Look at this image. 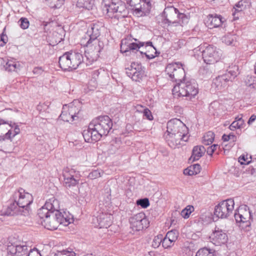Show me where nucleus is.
<instances>
[{
	"label": "nucleus",
	"mask_w": 256,
	"mask_h": 256,
	"mask_svg": "<svg viewBox=\"0 0 256 256\" xmlns=\"http://www.w3.org/2000/svg\"><path fill=\"white\" fill-rule=\"evenodd\" d=\"M112 126V122L108 116H99L92 120L88 128L83 131L84 138L88 142H96L102 136L108 135Z\"/></svg>",
	"instance_id": "nucleus-1"
},
{
	"label": "nucleus",
	"mask_w": 256,
	"mask_h": 256,
	"mask_svg": "<svg viewBox=\"0 0 256 256\" xmlns=\"http://www.w3.org/2000/svg\"><path fill=\"white\" fill-rule=\"evenodd\" d=\"M162 16L163 20L162 22L167 26L174 24L182 26L188 21V18L183 13H180L178 10L174 6H168L164 8Z\"/></svg>",
	"instance_id": "nucleus-2"
},
{
	"label": "nucleus",
	"mask_w": 256,
	"mask_h": 256,
	"mask_svg": "<svg viewBox=\"0 0 256 256\" xmlns=\"http://www.w3.org/2000/svg\"><path fill=\"white\" fill-rule=\"evenodd\" d=\"M84 62L82 54L78 52H70L64 53L59 58V65L64 70H72L76 69Z\"/></svg>",
	"instance_id": "nucleus-3"
},
{
	"label": "nucleus",
	"mask_w": 256,
	"mask_h": 256,
	"mask_svg": "<svg viewBox=\"0 0 256 256\" xmlns=\"http://www.w3.org/2000/svg\"><path fill=\"white\" fill-rule=\"evenodd\" d=\"M172 92L176 96H186L187 100H190L198 93V85L194 82H181L174 86Z\"/></svg>",
	"instance_id": "nucleus-4"
},
{
	"label": "nucleus",
	"mask_w": 256,
	"mask_h": 256,
	"mask_svg": "<svg viewBox=\"0 0 256 256\" xmlns=\"http://www.w3.org/2000/svg\"><path fill=\"white\" fill-rule=\"evenodd\" d=\"M226 72L224 74L218 76L213 80L212 86L218 90H222L228 86L229 82H232L238 74L237 66H226Z\"/></svg>",
	"instance_id": "nucleus-5"
},
{
	"label": "nucleus",
	"mask_w": 256,
	"mask_h": 256,
	"mask_svg": "<svg viewBox=\"0 0 256 256\" xmlns=\"http://www.w3.org/2000/svg\"><path fill=\"white\" fill-rule=\"evenodd\" d=\"M102 10L106 12L109 16H112L114 13H119L120 14L118 16L125 17L126 16L127 10L126 4L120 0H103Z\"/></svg>",
	"instance_id": "nucleus-6"
},
{
	"label": "nucleus",
	"mask_w": 256,
	"mask_h": 256,
	"mask_svg": "<svg viewBox=\"0 0 256 256\" xmlns=\"http://www.w3.org/2000/svg\"><path fill=\"white\" fill-rule=\"evenodd\" d=\"M85 54L90 62L96 61L104 47V44L99 40H88L86 44Z\"/></svg>",
	"instance_id": "nucleus-7"
},
{
	"label": "nucleus",
	"mask_w": 256,
	"mask_h": 256,
	"mask_svg": "<svg viewBox=\"0 0 256 256\" xmlns=\"http://www.w3.org/2000/svg\"><path fill=\"white\" fill-rule=\"evenodd\" d=\"M136 42H132L127 38L122 39L120 44V52L122 53H126L128 52H136L139 50L140 47L150 46L153 50L154 51V54L156 53V48L152 45V42L149 41L147 42H142L136 39H134Z\"/></svg>",
	"instance_id": "nucleus-8"
},
{
	"label": "nucleus",
	"mask_w": 256,
	"mask_h": 256,
	"mask_svg": "<svg viewBox=\"0 0 256 256\" xmlns=\"http://www.w3.org/2000/svg\"><path fill=\"white\" fill-rule=\"evenodd\" d=\"M16 197L18 196V199L16 201L18 208L22 209V214L24 216H28L30 211V205L33 202V198L31 194L28 192H25L22 188H20L18 192L14 193Z\"/></svg>",
	"instance_id": "nucleus-9"
},
{
	"label": "nucleus",
	"mask_w": 256,
	"mask_h": 256,
	"mask_svg": "<svg viewBox=\"0 0 256 256\" xmlns=\"http://www.w3.org/2000/svg\"><path fill=\"white\" fill-rule=\"evenodd\" d=\"M166 72L172 81L178 83L182 82L185 76L184 68L179 62L168 64L166 68Z\"/></svg>",
	"instance_id": "nucleus-10"
},
{
	"label": "nucleus",
	"mask_w": 256,
	"mask_h": 256,
	"mask_svg": "<svg viewBox=\"0 0 256 256\" xmlns=\"http://www.w3.org/2000/svg\"><path fill=\"white\" fill-rule=\"evenodd\" d=\"M234 205V200L232 198L221 202L215 206L214 216L221 218H228L232 213Z\"/></svg>",
	"instance_id": "nucleus-11"
},
{
	"label": "nucleus",
	"mask_w": 256,
	"mask_h": 256,
	"mask_svg": "<svg viewBox=\"0 0 256 256\" xmlns=\"http://www.w3.org/2000/svg\"><path fill=\"white\" fill-rule=\"evenodd\" d=\"M237 223H240V226L242 228H246L251 224L252 215L251 211L246 205L240 206L234 214Z\"/></svg>",
	"instance_id": "nucleus-12"
},
{
	"label": "nucleus",
	"mask_w": 256,
	"mask_h": 256,
	"mask_svg": "<svg viewBox=\"0 0 256 256\" xmlns=\"http://www.w3.org/2000/svg\"><path fill=\"white\" fill-rule=\"evenodd\" d=\"M58 201L54 197L50 198L46 200L44 206L38 210V215L40 218V222L50 217L52 213H54L56 210L59 209Z\"/></svg>",
	"instance_id": "nucleus-13"
},
{
	"label": "nucleus",
	"mask_w": 256,
	"mask_h": 256,
	"mask_svg": "<svg viewBox=\"0 0 256 256\" xmlns=\"http://www.w3.org/2000/svg\"><path fill=\"white\" fill-rule=\"evenodd\" d=\"M131 7H133L134 13L137 16H142L149 12L151 8L150 0H126Z\"/></svg>",
	"instance_id": "nucleus-14"
},
{
	"label": "nucleus",
	"mask_w": 256,
	"mask_h": 256,
	"mask_svg": "<svg viewBox=\"0 0 256 256\" xmlns=\"http://www.w3.org/2000/svg\"><path fill=\"white\" fill-rule=\"evenodd\" d=\"M130 228L134 231H140L148 226L149 222L143 212L138 213L130 218Z\"/></svg>",
	"instance_id": "nucleus-15"
},
{
	"label": "nucleus",
	"mask_w": 256,
	"mask_h": 256,
	"mask_svg": "<svg viewBox=\"0 0 256 256\" xmlns=\"http://www.w3.org/2000/svg\"><path fill=\"white\" fill-rule=\"evenodd\" d=\"M188 130L186 126L178 118L170 120L167 123L166 132L169 134H188Z\"/></svg>",
	"instance_id": "nucleus-16"
},
{
	"label": "nucleus",
	"mask_w": 256,
	"mask_h": 256,
	"mask_svg": "<svg viewBox=\"0 0 256 256\" xmlns=\"http://www.w3.org/2000/svg\"><path fill=\"white\" fill-rule=\"evenodd\" d=\"M165 138L168 145L172 148L178 147L182 144V142H187L188 139V134H175L166 132L165 134Z\"/></svg>",
	"instance_id": "nucleus-17"
},
{
	"label": "nucleus",
	"mask_w": 256,
	"mask_h": 256,
	"mask_svg": "<svg viewBox=\"0 0 256 256\" xmlns=\"http://www.w3.org/2000/svg\"><path fill=\"white\" fill-rule=\"evenodd\" d=\"M220 54L216 47L209 46L203 50L202 56L204 62L210 64L218 62Z\"/></svg>",
	"instance_id": "nucleus-18"
},
{
	"label": "nucleus",
	"mask_w": 256,
	"mask_h": 256,
	"mask_svg": "<svg viewBox=\"0 0 256 256\" xmlns=\"http://www.w3.org/2000/svg\"><path fill=\"white\" fill-rule=\"evenodd\" d=\"M210 242L216 246L224 244L228 240V236L224 231L216 227L210 236Z\"/></svg>",
	"instance_id": "nucleus-19"
},
{
	"label": "nucleus",
	"mask_w": 256,
	"mask_h": 256,
	"mask_svg": "<svg viewBox=\"0 0 256 256\" xmlns=\"http://www.w3.org/2000/svg\"><path fill=\"white\" fill-rule=\"evenodd\" d=\"M68 108V111H64V110L62 111L60 118L64 122H73L74 120V118L76 117V114L78 113V111L76 113V111L78 110V108L73 105L69 106ZM67 108L68 106L66 104L64 106L63 110H65Z\"/></svg>",
	"instance_id": "nucleus-20"
},
{
	"label": "nucleus",
	"mask_w": 256,
	"mask_h": 256,
	"mask_svg": "<svg viewBox=\"0 0 256 256\" xmlns=\"http://www.w3.org/2000/svg\"><path fill=\"white\" fill-rule=\"evenodd\" d=\"M64 185L66 189L70 190V192L73 194L76 195L78 192V188L77 186L78 184L80 178H76L70 177L68 174H66L64 176Z\"/></svg>",
	"instance_id": "nucleus-21"
},
{
	"label": "nucleus",
	"mask_w": 256,
	"mask_h": 256,
	"mask_svg": "<svg viewBox=\"0 0 256 256\" xmlns=\"http://www.w3.org/2000/svg\"><path fill=\"white\" fill-rule=\"evenodd\" d=\"M225 21L220 15L210 14L206 20V24L210 28L220 26Z\"/></svg>",
	"instance_id": "nucleus-22"
},
{
	"label": "nucleus",
	"mask_w": 256,
	"mask_h": 256,
	"mask_svg": "<svg viewBox=\"0 0 256 256\" xmlns=\"http://www.w3.org/2000/svg\"><path fill=\"white\" fill-rule=\"evenodd\" d=\"M248 6H249V2L247 0H241L236 3L232 10L234 20H238L240 16H242L243 14L242 12Z\"/></svg>",
	"instance_id": "nucleus-23"
},
{
	"label": "nucleus",
	"mask_w": 256,
	"mask_h": 256,
	"mask_svg": "<svg viewBox=\"0 0 256 256\" xmlns=\"http://www.w3.org/2000/svg\"><path fill=\"white\" fill-rule=\"evenodd\" d=\"M12 126L11 124H7L3 120H0V138L2 140H10L12 134Z\"/></svg>",
	"instance_id": "nucleus-24"
},
{
	"label": "nucleus",
	"mask_w": 256,
	"mask_h": 256,
	"mask_svg": "<svg viewBox=\"0 0 256 256\" xmlns=\"http://www.w3.org/2000/svg\"><path fill=\"white\" fill-rule=\"evenodd\" d=\"M103 24L101 22H97L91 24L90 28L88 30V40H98L102 28H103Z\"/></svg>",
	"instance_id": "nucleus-25"
},
{
	"label": "nucleus",
	"mask_w": 256,
	"mask_h": 256,
	"mask_svg": "<svg viewBox=\"0 0 256 256\" xmlns=\"http://www.w3.org/2000/svg\"><path fill=\"white\" fill-rule=\"evenodd\" d=\"M8 248L15 256H27L31 248L22 244L8 246Z\"/></svg>",
	"instance_id": "nucleus-26"
},
{
	"label": "nucleus",
	"mask_w": 256,
	"mask_h": 256,
	"mask_svg": "<svg viewBox=\"0 0 256 256\" xmlns=\"http://www.w3.org/2000/svg\"><path fill=\"white\" fill-rule=\"evenodd\" d=\"M40 224L46 229L49 230H54L58 228L59 224L55 216V212L52 213L49 218L40 222Z\"/></svg>",
	"instance_id": "nucleus-27"
},
{
	"label": "nucleus",
	"mask_w": 256,
	"mask_h": 256,
	"mask_svg": "<svg viewBox=\"0 0 256 256\" xmlns=\"http://www.w3.org/2000/svg\"><path fill=\"white\" fill-rule=\"evenodd\" d=\"M136 66L135 63L132 64L130 68H128V70L126 72L127 76L136 82L142 80L144 72L142 70H139V68L138 69L134 67Z\"/></svg>",
	"instance_id": "nucleus-28"
},
{
	"label": "nucleus",
	"mask_w": 256,
	"mask_h": 256,
	"mask_svg": "<svg viewBox=\"0 0 256 256\" xmlns=\"http://www.w3.org/2000/svg\"><path fill=\"white\" fill-rule=\"evenodd\" d=\"M55 216H56L59 225L62 224L67 226L72 222L70 214L68 215L66 212L62 213L58 210V209L56 210Z\"/></svg>",
	"instance_id": "nucleus-29"
},
{
	"label": "nucleus",
	"mask_w": 256,
	"mask_h": 256,
	"mask_svg": "<svg viewBox=\"0 0 256 256\" xmlns=\"http://www.w3.org/2000/svg\"><path fill=\"white\" fill-rule=\"evenodd\" d=\"M205 151V148L202 146H194L192 151V154L189 160L192 162L198 160L204 154Z\"/></svg>",
	"instance_id": "nucleus-30"
},
{
	"label": "nucleus",
	"mask_w": 256,
	"mask_h": 256,
	"mask_svg": "<svg viewBox=\"0 0 256 256\" xmlns=\"http://www.w3.org/2000/svg\"><path fill=\"white\" fill-rule=\"evenodd\" d=\"M238 36L234 34L228 33L224 36L222 42L226 45L235 46L237 43Z\"/></svg>",
	"instance_id": "nucleus-31"
},
{
	"label": "nucleus",
	"mask_w": 256,
	"mask_h": 256,
	"mask_svg": "<svg viewBox=\"0 0 256 256\" xmlns=\"http://www.w3.org/2000/svg\"><path fill=\"white\" fill-rule=\"evenodd\" d=\"M200 166L199 164H193L184 170L185 175L192 176L198 174L200 171Z\"/></svg>",
	"instance_id": "nucleus-32"
},
{
	"label": "nucleus",
	"mask_w": 256,
	"mask_h": 256,
	"mask_svg": "<svg viewBox=\"0 0 256 256\" xmlns=\"http://www.w3.org/2000/svg\"><path fill=\"white\" fill-rule=\"evenodd\" d=\"M94 4V0H78L76 4L78 7L87 10L92 9Z\"/></svg>",
	"instance_id": "nucleus-33"
},
{
	"label": "nucleus",
	"mask_w": 256,
	"mask_h": 256,
	"mask_svg": "<svg viewBox=\"0 0 256 256\" xmlns=\"http://www.w3.org/2000/svg\"><path fill=\"white\" fill-rule=\"evenodd\" d=\"M53 256H76V253L72 248H68L56 250Z\"/></svg>",
	"instance_id": "nucleus-34"
},
{
	"label": "nucleus",
	"mask_w": 256,
	"mask_h": 256,
	"mask_svg": "<svg viewBox=\"0 0 256 256\" xmlns=\"http://www.w3.org/2000/svg\"><path fill=\"white\" fill-rule=\"evenodd\" d=\"M214 138V134L213 132H207L203 137L202 143L205 145H210L212 143Z\"/></svg>",
	"instance_id": "nucleus-35"
},
{
	"label": "nucleus",
	"mask_w": 256,
	"mask_h": 256,
	"mask_svg": "<svg viewBox=\"0 0 256 256\" xmlns=\"http://www.w3.org/2000/svg\"><path fill=\"white\" fill-rule=\"evenodd\" d=\"M98 220L100 221L99 225L100 227H107V226H109L110 223V216H104L102 214L100 216L99 218L98 219Z\"/></svg>",
	"instance_id": "nucleus-36"
},
{
	"label": "nucleus",
	"mask_w": 256,
	"mask_h": 256,
	"mask_svg": "<svg viewBox=\"0 0 256 256\" xmlns=\"http://www.w3.org/2000/svg\"><path fill=\"white\" fill-rule=\"evenodd\" d=\"M178 232L176 230H172L167 232L166 237L174 242L178 239Z\"/></svg>",
	"instance_id": "nucleus-37"
},
{
	"label": "nucleus",
	"mask_w": 256,
	"mask_h": 256,
	"mask_svg": "<svg viewBox=\"0 0 256 256\" xmlns=\"http://www.w3.org/2000/svg\"><path fill=\"white\" fill-rule=\"evenodd\" d=\"M194 207L192 206L188 205L187 206L184 210H182L181 212V216L182 218H188L190 214L194 212Z\"/></svg>",
	"instance_id": "nucleus-38"
},
{
	"label": "nucleus",
	"mask_w": 256,
	"mask_h": 256,
	"mask_svg": "<svg viewBox=\"0 0 256 256\" xmlns=\"http://www.w3.org/2000/svg\"><path fill=\"white\" fill-rule=\"evenodd\" d=\"M245 82L248 86L256 88V77L248 76L246 77Z\"/></svg>",
	"instance_id": "nucleus-39"
},
{
	"label": "nucleus",
	"mask_w": 256,
	"mask_h": 256,
	"mask_svg": "<svg viewBox=\"0 0 256 256\" xmlns=\"http://www.w3.org/2000/svg\"><path fill=\"white\" fill-rule=\"evenodd\" d=\"M6 70L8 71H14L17 68L16 62L12 60H8L4 66Z\"/></svg>",
	"instance_id": "nucleus-40"
},
{
	"label": "nucleus",
	"mask_w": 256,
	"mask_h": 256,
	"mask_svg": "<svg viewBox=\"0 0 256 256\" xmlns=\"http://www.w3.org/2000/svg\"><path fill=\"white\" fill-rule=\"evenodd\" d=\"M66 174H68L70 176V177L74 178H79V176H78V173L76 172L73 168H66L63 172V176H66Z\"/></svg>",
	"instance_id": "nucleus-41"
},
{
	"label": "nucleus",
	"mask_w": 256,
	"mask_h": 256,
	"mask_svg": "<svg viewBox=\"0 0 256 256\" xmlns=\"http://www.w3.org/2000/svg\"><path fill=\"white\" fill-rule=\"evenodd\" d=\"M162 235L158 234L154 237L152 242V246L154 248H158L162 244Z\"/></svg>",
	"instance_id": "nucleus-42"
},
{
	"label": "nucleus",
	"mask_w": 256,
	"mask_h": 256,
	"mask_svg": "<svg viewBox=\"0 0 256 256\" xmlns=\"http://www.w3.org/2000/svg\"><path fill=\"white\" fill-rule=\"evenodd\" d=\"M196 256H214V254L207 248H203L199 250Z\"/></svg>",
	"instance_id": "nucleus-43"
},
{
	"label": "nucleus",
	"mask_w": 256,
	"mask_h": 256,
	"mask_svg": "<svg viewBox=\"0 0 256 256\" xmlns=\"http://www.w3.org/2000/svg\"><path fill=\"white\" fill-rule=\"evenodd\" d=\"M8 207L12 211L16 212V214H22L23 213L22 210H20V208H18V204H17V202L16 200H14V202L10 204Z\"/></svg>",
	"instance_id": "nucleus-44"
},
{
	"label": "nucleus",
	"mask_w": 256,
	"mask_h": 256,
	"mask_svg": "<svg viewBox=\"0 0 256 256\" xmlns=\"http://www.w3.org/2000/svg\"><path fill=\"white\" fill-rule=\"evenodd\" d=\"M49 6L51 8H57L62 4V0H46Z\"/></svg>",
	"instance_id": "nucleus-45"
},
{
	"label": "nucleus",
	"mask_w": 256,
	"mask_h": 256,
	"mask_svg": "<svg viewBox=\"0 0 256 256\" xmlns=\"http://www.w3.org/2000/svg\"><path fill=\"white\" fill-rule=\"evenodd\" d=\"M136 204L142 208H146L150 205L149 200L147 198L139 199L136 201Z\"/></svg>",
	"instance_id": "nucleus-46"
},
{
	"label": "nucleus",
	"mask_w": 256,
	"mask_h": 256,
	"mask_svg": "<svg viewBox=\"0 0 256 256\" xmlns=\"http://www.w3.org/2000/svg\"><path fill=\"white\" fill-rule=\"evenodd\" d=\"M174 242H171V240L168 239L165 236L164 238L162 237V247L164 248L170 247L174 245Z\"/></svg>",
	"instance_id": "nucleus-47"
},
{
	"label": "nucleus",
	"mask_w": 256,
	"mask_h": 256,
	"mask_svg": "<svg viewBox=\"0 0 256 256\" xmlns=\"http://www.w3.org/2000/svg\"><path fill=\"white\" fill-rule=\"evenodd\" d=\"M222 140L224 142H228L229 140H232V142H234L236 140V136L232 134H230L228 135L224 134L222 136Z\"/></svg>",
	"instance_id": "nucleus-48"
},
{
	"label": "nucleus",
	"mask_w": 256,
	"mask_h": 256,
	"mask_svg": "<svg viewBox=\"0 0 256 256\" xmlns=\"http://www.w3.org/2000/svg\"><path fill=\"white\" fill-rule=\"evenodd\" d=\"M19 22H20V26L22 28L25 30L28 28L30 23L28 18H20Z\"/></svg>",
	"instance_id": "nucleus-49"
},
{
	"label": "nucleus",
	"mask_w": 256,
	"mask_h": 256,
	"mask_svg": "<svg viewBox=\"0 0 256 256\" xmlns=\"http://www.w3.org/2000/svg\"><path fill=\"white\" fill-rule=\"evenodd\" d=\"M101 176V172L98 170H95L89 174L88 178L90 179H95Z\"/></svg>",
	"instance_id": "nucleus-50"
},
{
	"label": "nucleus",
	"mask_w": 256,
	"mask_h": 256,
	"mask_svg": "<svg viewBox=\"0 0 256 256\" xmlns=\"http://www.w3.org/2000/svg\"><path fill=\"white\" fill-rule=\"evenodd\" d=\"M238 162L241 164H248L250 162V160H248L247 156H241L238 158Z\"/></svg>",
	"instance_id": "nucleus-51"
},
{
	"label": "nucleus",
	"mask_w": 256,
	"mask_h": 256,
	"mask_svg": "<svg viewBox=\"0 0 256 256\" xmlns=\"http://www.w3.org/2000/svg\"><path fill=\"white\" fill-rule=\"evenodd\" d=\"M15 214H16V212L12 211L8 207L6 210H2L1 212V215L2 216H14Z\"/></svg>",
	"instance_id": "nucleus-52"
},
{
	"label": "nucleus",
	"mask_w": 256,
	"mask_h": 256,
	"mask_svg": "<svg viewBox=\"0 0 256 256\" xmlns=\"http://www.w3.org/2000/svg\"><path fill=\"white\" fill-rule=\"evenodd\" d=\"M143 115L148 120H152L153 119L152 112L148 108L144 109Z\"/></svg>",
	"instance_id": "nucleus-53"
},
{
	"label": "nucleus",
	"mask_w": 256,
	"mask_h": 256,
	"mask_svg": "<svg viewBox=\"0 0 256 256\" xmlns=\"http://www.w3.org/2000/svg\"><path fill=\"white\" fill-rule=\"evenodd\" d=\"M218 146V144H213L210 146H209L207 148V154L208 155L212 156V154L214 152V151L216 150L217 147Z\"/></svg>",
	"instance_id": "nucleus-54"
},
{
	"label": "nucleus",
	"mask_w": 256,
	"mask_h": 256,
	"mask_svg": "<svg viewBox=\"0 0 256 256\" xmlns=\"http://www.w3.org/2000/svg\"><path fill=\"white\" fill-rule=\"evenodd\" d=\"M27 256H42L36 249L30 248V252Z\"/></svg>",
	"instance_id": "nucleus-55"
},
{
	"label": "nucleus",
	"mask_w": 256,
	"mask_h": 256,
	"mask_svg": "<svg viewBox=\"0 0 256 256\" xmlns=\"http://www.w3.org/2000/svg\"><path fill=\"white\" fill-rule=\"evenodd\" d=\"M14 130H12V138L14 136L18 134L20 132V129L18 126L16 125L14 123Z\"/></svg>",
	"instance_id": "nucleus-56"
},
{
	"label": "nucleus",
	"mask_w": 256,
	"mask_h": 256,
	"mask_svg": "<svg viewBox=\"0 0 256 256\" xmlns=\"http://www.w3.org/2000/svg\"><path fill=\"white\" fill-rule=\"evenodd\" d=\"M238 124V122L237 121H234L230 126L229 128L231 130H234L236 128H239Z\"/></svg>",
	"instance_id": "nucleus-57"
},
{
	"label": "nucleus",
	"mask_w": 256,
	"mask_h": 256,
	"mask_svg": "<svg viewBox=\"0 0 256 256\" xmlns=\"http://www.w3.org/2000/svg\"><path fill=\"white\" fill-rule=\"evenodd\" d=\"M43 71L44 70L41 67H36L33 70L34 74L38 75L41 74Z\"/></svg>",
	"instance_id": "nucleus-58"
},
{
	"label": "nucleus",
	"mask_w": 256,
	"mask_h": 256,
	"mask_svg": "<svg viewBox=\"0 0 256 256\" xmlns=\"http://www.w3.org/2000/svg\"><path fill=\"white\" fill-rule=\"evenodd\" d=\"M0 41L3 42V44H5L8 42V37L4 34V32L0 34Z\"/></svg>",
	"instance_id": "nucleus-59"
},
{
	"label": "nucleus",
	"mask_w": 256,
	"mask_h": 256,
	"mask_svg": "<svg viewBox=\"0 0 256 256\" xmlns=\"http://www.w3.org/2000/svg\"><path fill=\"white\" fill-rule=\"evenodd\" d=\"M256 120V116L255 114L252 115L248 122V124L250 125Z\"/></svg>",
	"instance_id": "nucleus-60"
},
{
	"label": "nucleus",
	"mask_w": 256,
	"mask_h": 256,
	"mask_svg": "<svg viewBox=\"0 0 256 256\" xmlns=\"http://www.w3.org/2000/svg\"><path fill=\"white\" fill-rule=\"evenodd\" d=\"M100 74L99 70H94L92 72V78L96 80L98 76Z\"/></svg>",
	"instance_id": "nucleus-61"
},
{
	"label": "nucleus",
	"mask_w": 256,
	"mask_h": 256,
	"mask_svg": "<svg viewBox=\"0 0 256 256\" xmlns=\"http://www.w3.org/2000/svg\"><path fill=\"white\" fill-rule=\"evenodd\" d=\"M140 52L142 54H144V52H142L140 51ZM144 54L146 55V58L148 59H152L155 57L154 54H148L146 52H144Z\"/></svg>",
	"instance_id": "nucleus-62"
},
{
	"label": "nucleus",
	"mask_w": 256,
	"mask_h": 256,
	"mask_svg": "<svg viewBox=\"0 0 256 256\" xmlns=\"http://www.w3.org/2000/svg\"><path fill=\"white\" fill-rule=\"evenodd\" d=\"M237 122H238V126L239 128H242L243 125L244 124V120L242 118L239 119V120H238Z\"/></svg>",
	"instance_id": "nucleus-63"
},
{
	"label": "nucleus",
	"mask_w": 256,
	"mask_h": 256,
	"mask_svg": "<svg viewBox=\"0 0 256 256\" xmlns=\"http://www.w3.org/2000/svg\"><path fill=\"white\" fill-rule=\"evenodd\" d=\"M242 116H238L237 117H236L235 118V120L234 121H238L239 120V119H242Z\"/></svg>",
	"instance_id": "nucleus-64"
}]
</instances>
